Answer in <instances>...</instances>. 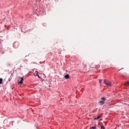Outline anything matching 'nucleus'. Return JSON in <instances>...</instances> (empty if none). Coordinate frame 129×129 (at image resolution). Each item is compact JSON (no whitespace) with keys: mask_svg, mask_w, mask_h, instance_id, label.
Returning a JSON list of instances; mask_svg holds the SVG:
<instances>
[{"mask_svg":"<svg viewBox=\"0 0 129 129\" xmlns=\"http://www.w3.org/2000/svg\"><path fill=\"white\" fill-rule=\"evenodd\" d=\"M105 100H106V98L102 97L101 98V100L99 102V103H100V105H103V104H104Z\"/></svg>","mask_w":129,"mask_h":129,"instance_id":"obj_1","label":"nucleus"},{"mask_svg":"<svg viewBox=\"0 0 129 129\" xmlns=\"http://www.w3.org/2000/svg\"><path fill=\"white\" fill-rule=\"evenodd\" d=\"M104 83L106 85H107V86H112L111 83L110 82L106 81V80H104Z\"/></svg>","mask_w":129,"mask_h":129,"instance_id":"obj_2","label":"nucleus"},{"mask_svg":"<svg viewBox=\"0 0 129 129\" xmlns=\"http://www.w3.org/2000/svg\"><path fill=\"white\" fill-rule=\"evenodd\" d=\"M20 81H18V84H23V81L24 80V78H22V77H20Z\"/></svg>","mask_w":129,"mask_h":129,"instance_id":"obj_3","label":"nucleus"},{"mask_svg":"<svg viewBox=\"0 0 129 129\" xmlns=\"http://www.w3.org/2000/svg\"><path fill=\"white\" fill-rule=\"evenodd\" d=\"M83 65H84V68H86V66H87V62L84 61L83 63Z\"/></svg>","mask_w":129,"mask_h":129,"instance_id":"obj_4","label":"nucleus"},{"mask_svg":"<svg viewBox=\"0 0 129 129\" xmlns=\"http://www.w3.org/2000/svg\"><path fill=\"white\" fill-rule=\"evenodd\" d=\"M64 78H65L66 79H69V78H70L69 75H68V74L64 76Z\"/></svg>","mask_w":129,"mask_h":129,"instance_id":"obj_5","label":"nucleus"},{"mask_svg":"<svg viewBox=\"0 0 129 129\" xmlns=\"http://www.w3.org/2000/svg\"><path fill=\"white\" fill-rule=\"evenodd\" d=\"M100 117H101L100 116H98L97 117H96L94 119H99V118H100Z\"/></svg>","mask_w":129,"mask_h":129,"instance_id":"obj_6","label":"nucleus"},{"mask_svg":"<svg viewBox=\"0 0 129 129\" xmlns=\"http://www.w3.org/2000/svg\"><path fill=\"white\" fill-rule=\"evenodd\" d=\"M38 71H36L35 73V76H39V74H38Z\"/></svg>","mask_w":129,"mask_h":129,"instance_id":"obj_7","label":"nucleus"},{"mask_svg":"<svg viewBox=\"0 0 129 129\" xmlns=\"http://www.w3.org/2000/svg\"><path fill=\"white\" fill-rule=\"evenodd\" d=\"M101 129H105V127H104V126H103V125H102L101 126Z\"/></svg>","mask_w":129,"mask_h":129,"instance_id":"obj_8","label":"nucleus"},{"mask_svg":"<svg viewBox=\"0 0 129 129\" xmlns=\"http://www.w3.org/2000/svg\"><path fill=\"white\" fill-rule=\"evenodd\" d=\"M3 83V79L0 78V84H2Z\"/></svg>","mask_w":129,"mask_h":129,"instance_id":"obj_9","label":"nucleus"},{"mask_svg":"<svg viewBox=\"0 0 129 129\" xmlns=\"http://www.w3.org/2000/svg\"><path fill=\"white\" fill-rule=\"evenodd\" d=\"M101 82H102V80H99V83H100V84H101Z\"/></svg>","mask_w":129,"mask_h":129,"instance_id":"obj_10","label":"nucleus"},{"mask_svg":"<svg viewBox=\"0 0 129 129\" xmlns=\"http://www.w3.org/2000/svg\"><path fill=\"white\" fill-rule=\"evenodd\" d=\"M125 85H129V82H126L125 83Z\"/></svg>","mask_w":129,"mask_h":129,"instance_id":"obj_11","label":"nucleus"},{"mask_svg":"<svg viewBox=\"0 0 129 129\" xmlns=\"http://www.w3.org/2000/svg\"><path fill=\"white\" fill-rule=\"evenodd\" d=\"M91 128H92V129H95V126H92Z\"/></svg>","mask_w":129,"mask_h":129,"instance_id":"obj_12","label":"nucleus"},{"mask_svg":"<svg viewBox=\"0 0 129 129\" xmlns=\"http://www.w3.org/2000/svg\"><path fill=\"white\" fill-rule=\"evenodd\" d=\"M38 78H41V77H40V76H39V75H38Z\"/></svg>","mask_w":129,"mask_h":129,"instance_id":"obj_13","label":"nucleus"}]
</instances>
